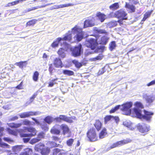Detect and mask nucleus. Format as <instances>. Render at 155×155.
<instances>
[{
  "mask_svg": "<svg viewBox=\"0 0 155 155\" xmlns=\"http://www.w3.org/2000/svg\"><path fill=\"white\" fill-rule=\"evenodd\" d=\"M19 132L20 136L21 137H31L36 134V130L32 127H24V129H20Z\"/></svg>",
  "mask_w": 155,
  "mask_h": 155,
  "instance_id": "f257e3e1",
  "label": "nucleus"
},
{
  "mask_svg": "<svg viewBox=\"0 0 155 155\" xmlns=\"http://www.w3.org/2000/svg\"><path fill=\"white\" fill-rule=\"evenodd\" d=\"M134 111L138 118L143 119L147 121L150 120L152 117V116L153 114V113L147 111L145 110H143L144 113V115L141 114V110L137 108H134Z\"/></svg>",
  "mask_w": 155,
  "mask_h": 155,
  "instance_id": "f03ea898",
  "label": "nucleus"
},
{
  "mask_svg": "<svg viewBox=\"0 0 155 155\" xmlns=\"http://www.w3.org/2000/svg\"><path fill=\"white\" fill-rule=\"evenodd\" d=\"M88 140L91 142H94L99 140L98 135L96 129L93 127L90 128L86 133Z\"/></svg>",
  "mask_w": 155,
  "mask_h": 155,
  "instance_id": "7ed1b4c3",
  "label": "nucleus"
},
{
  "mask_svg": "<svg viewBox=\"0 0 155 155\" xmlns=\"http://www.w3.org/2000/svg\"><path fill=\"white\" fill-rule=\"evenodd\" d=\"M33 1L36 2L35 5H37L28 9L25 11V12H27L44 8L48 5L47 4V0H34Z\"/></svg>",
  "mask_w": 155,
  "mask_h": 155,
  "instance_id": "20e7f679",
  "label": "nucleus"
},
{
  "mask_svg": "<svg viewBox=\"0 0 155 155\" xmlns=\"http://www.w3.org/2000/svg\"><path fill=\"white\" fill-rule=\"evenodd\" d=\"M71 30L74 33H76V35L74 37L76 38V40L78 42L81 41L84 36V33L82 31V28H80L77 25H76L71 29Z\"/></svg>",
  "mask_w": 155,
  "mask_h": 155,
  "instance_id": "39448f33",
  "label": "nucleus"
},
{
  "mask_svg": "<svg viewBox=\"0 0 155 155\" xmlns=\"http://www.w3.org/2000/svg\"><path fill=\"white\" fill-rule=\"evenodd\" d=\"M132 141V140L130 138H127L126 139H124L117 141L114 143L109 147L107 148V150L130 143Z\"/></svg>",
  "mask_w": 155,
  "mask_h": 155,
  "instance_id": "423d86ee",
  "label": "nucleus"
},
{
  "mask_svg": "<svg viewBox=\"0 0 155 155\" xmlns=\"http://www.w3.org/2000/svg\"><path fill=\"white\" fill-rule=\"evenodd\" d=\"M98 43L96 39L90 38L87 39L85 42L84 45L87 48L92 50H94L97 46Z\"/></svg>",
  "mask_w": 155,
  "mask_h": 155,
  "instance_id": "0eeeda50",
  "label": "nucleus"
},
{
  "mask_svg": "<svg viewBox=\"0 0 155 155\" xmlns=\"http://www.w3.org/2000/svg\"><path fill=\"white\" fill-rule=\"evenodd\" d=\"M75 117H68L64 115H60L54 118V120L57 122H61L62 121L66 122L67 123H71L73 122V120L74 119Z\"/></svg>",
  "mask_w": 155,
  "mask_h": 155,
  "instance_id": "6e6552de",
  "label": "nucleus"
},
{
  "mask_svg": "<svg viewBox=\"0 0 155 155\" xmlns=\"http://www.w3.org/2000/svg\"><path fill=\"white\" fill-rule=\"evenodd\" d=\"M137 127L139 132L145 134H147L150 129L149 125L144 123L138 124Z\"/></svg>",
  "mask_w": 155,
  "mask_h": 155,
  "instance_id": "1a4fd4ad",
  "label": "nucleus"
},
{
  "mask_svg": "<svg viewBox=\"0 0 155 155\" xmlns=\"http://www.w3.org/2000/svg\"><path fill=\"white\" fill-rule=\"evenodd\" d=\"M72 55L75 57L79 56L81 55V53L83 51L82 45L79 44L78 46L74 47L71 49Z\"/></svg>",
  "mask_w": 155,
  "mask_h": 155,
  "instance_id": "9d476101",
  "label": "nucleus"
},
{
  "mask_svg": "<svg viewBox=\"0 0 155 155\" xmlns=\"http://www.w3.org/2000/svg\"><path fill=\"white\" fill-rule=\"evenodd\" d=\"M96 19L94 17H90L84 22V28L91 27L95 25Z\"/></svg>",
  "mask_w": 155,
  "mask_h": 155,
  "instance_id": "9b49d317",
  "label": "nucleus"
},
{
  "mask_svg": "<svg viewBox=\"0 0 155 155\" xmlns=\"http://www.w3.org/2000/svg\"><path fill=\"white\" fill-rule=\"evenodd\" d=\"M127 15L126 12L122 9H119L115 12L116 18L122 20L127 19Z\"/></svg>",
  "mask_w": 155,
  "mask_h": 155,
  "instance_id": "f8f14e48",
  "label": "nucleus"
},
{
  "mask_svg": "<svg viewBox=\"0 0 155 155\" xmlns=\"http://www.w3.org/2000/svg\"><path fill=\"white\" fill-rule=\"evenodd\" d=\"M132 105V103L131 102H129L124 104L122 105V108L121 110L126 113L130 114L131 111L130 108Z\"/></svg>",
  "mask_w": 155,
  "mask_h": 155,
  "instance_id": "ddd939ff",
  "label": "nucleus"
},
{
  "mask_svg": "<svg viewBox=\"0 0 155 155\" xmlns=\"http://www.w3.org/2000/svg\"><path fill=\"white\" fill-rule=\"evenodd\" d=\"M53 64L56 68H61L63 67V65L60 58H56L53 61Z\"/></svg>",
  "mask_w": 155,
  "mask_h": 155,
  "instance_id": "4468645a",
  "label": "nucleus"
},
{
  "mask_svg": "<svg viewBox=\"0 0 155 155\" xmlns=\"http://www.w3.org/2000/svg\"><path fill=\"white\" fill-rule=\"evenodd\" d=\"M102 125V123L99 119L96 120L94 124V126L95 128V129L98 131L101 129Z\"/></svg>",
  "mask_w": 155,
  "mask_h": 155,
  "instance_id": "2eb2a0df",
  "label": "nucleus"
},
{
  "mask_svg": "<svg viewBox=\"0 0 155 155\" xmlns=\"http://www.w3.org/2000/svg\"><path fill=\"white\" fill-rule=\"evenodd\" d=\"M61 41H71L72 39V35L71 31H68V33H66L63 38H61Z\"/></svg>",
  "mask_w": 155,
  "mask_h": 155,
  "instance_id": "dca6fc26",
  "label": "nucleus"
},
{
  "mask_svg": "<svg viewBox=\"0 0 155 155\" xmlns=\"http://www.w3.org/2000/svg\"><path fill=\"white\" fill-rule=\"evenodd\" d=\"M60 128L62 130V133L64 135L71 132L68 127L67 124H61L60 126Z\"/></svg>",
  "mask_w": 155,
  "mask_h": 155,
  "instance_id": "f3484780",
  "label": "nucleus"
},
{
  "mask_svg": "<svg viewBox=\"0 0 155 155\" xmlns=\"http://www.w3.org/2000/svg\"><path fill=\"white\" fill-rule=\"evenodd\" d=\"M107 129L105 127H103L98 134V139H101L104 138L107 135Z\"/></svg>",
  "mask_w": 155,
  "mask_h": 155,
  "instance_id": "a211bd4d",
  "label": "nucleus"
},
{
  "mask_svg": "<svg viewBox=\"0 0 155 155\" xmlns=\"http://www.w3.org/2000/svg\"><path fill=\"white\" fill-rule=\"evenodd\" d=\"M52 155H67L66 153L61 152V150L58 148L53 149Z\"/></svg>",
  "mask_w": 155,
  "mask_h": 155,
  "instance_id": "6ab92c4d",
  "label": "nucleus"
},
{
  "mask_svg": "<svg viewBox=\"0 0 155 155\" xmlns=\"http://www.w3.org/2000/svg\"><path fill=\"white\" fill-rule=\"evenodd\" d=\"M96 16L98 18L101 22H102L105 19L106 15L104 13H101L100 12H98L96 14Z\"/></svg>",
  "mask_w": 155,
  "mask_h": 155,
  "instance_id": "aec40b11",
  "label": "nucleus"
},
{
  "mask_svg": "<svg viewBox=\"0 0 155 155\" xmlns=\"http://www.w3.org/2000/svg\"><path fill=\"white\" fill-rule=\"evenodd\" d=\"M109 38L107 36L104 35L101 38L99 44L102 45H105L107 43Z\"/></svg>",
  "mask_w": 155,
  "mask_h": 155,
  "instance_id": "412c9836",
  "label": "nucleus"
},
{
  "mask_svg": "<svg viewBox=\"0 0 155 155\" xmlns=\"http://www.w3.org/2000/svg\"><path fill=\"white\" fill-rule=\"evenodd\" d=\"M125 7L130 10L132 12H134L135 11V7L133 5L130 4L129 3L126 2L125 3Z\"/></svg>",
  "mask_w": 155,
  "mask_h": 155,
  "instance_id": "4be33fe9",
  "label": "nucleus"
},
{
  "mask_svg": "<svg viewBox=\"0 0 155 155\" xmlns=\"http://www.w3.org/2000/svg\"><path fill=\"white\" fill-rule=\"evenodd\" d=\"M61 41V38H58L56 40L54 41L51 44V46L53 48H55L58 47L60 42Z\"/></svg>",
  "mask_w": 155,
  "mask_h": 155,
  "instance_id": "5701e85b",
  "label": "nucleus"
},
{
  "mask_svg": "<svg viewBox=\"0 0 155 155\" xmlns=\"http://www.w3.org/2000/svg\"><path fill=\"white\" fill-rule=\"evenodd\" d=\"M50 148L48 147L43 148L41 151V153L42 155H48L50 152Z\"/></svg>",
  "mask_w": 155,
  "mask_h": 155,
  "instance_id": "b1692460",
  "label": "nucleus"
},
{
  "mask_svg": "<svg viewBox=\"0 0 155 155\" xmlns=\"http://www.w3.org/2000/svg\"><path fill=\"white\" fill-rule=\"evenodd\" d=\"M22 146L21 145H16L12 147V150L15 153H18L22 149Z\"/></svg>",
  "mask_w": 155,
  "mask_h": 155,
  "instance_id": "393cba45",
  "label": "nucleus"
},
{
  "mask_svg": "<svg viewBox=\"0 0 155 155\" xmlns=\"http://www.w3.org/2000/svg\"><path fill=\"white\" fill-rule=\"evenodd\" d=\"M26 0H16L11 2L8 3L6 6L10 7L11 6H13L16 5L20 2H23V1H26Z\"/></svg>",
  "mask_w": 155,
  "mask_h": 155,
  "instance_id": "a878e982",
  "label": "nucleus"
},
{
  "mask_svg": "<svg viewBox=\"0 0 155 155\" xmlns=\"http://www.w3.org/2000/svg\"><path fill=\"white\" fill-rule=\"evenodd\" d=\"M38 21V20L36 19H32L31 20H29L26 24V26H33Z\"/></svg>",
  "mask_w": 155,
  "mask_h": 155,
  "instance_id": "bb28decb",
  "label": "nucleus"
},
{
  "mask_svg": "<svg viewBox=\"0 0 155 155\" xmlns=\"http://www.w3.org/2000/svg\"><path fill=\"white\" fill-rule=\"evenodd\" d=\"M22 124L21 123H12L9 124V126L12 128H17L21 127Z\"/></svg>",
  "mask_w": 155,
  "mask_h": 155,
  "instance_id": "cd10ccee",
  "label": "nucleus"
},
{
  "mask_svg": "<svg viewBox=\"0 0 155 155\" xmlns=\"http://www.w3.org/2000/svg\"><path fill=\"white\" fill-rule=\"evenodd\" d=\"M119 8V5L118 2L115 3L109 6V8L112 10H116Z\"/></svg>",
  "mask_w": 155,
  "mask_h": 155,
  "instance_id": "c85d7f7f",
  "label": "nucleus"
},
{
  "mask_svg": "<svg viewBox=\"0 0 155 155\" xmlns=\"http://www.w3.org/2000/svg\"><path fill=\"white\" fill-rule=\"evenodd\" d=\"M153 11H148L144 15L143 18L142 20V21H145L147 18H149L152 13Z\"/></svg>",
  "mask_w": 155,
  "mask_h": 155,
  "instance_id": "c756f323",
  "label": "nucleus"
},
{
  "mask_svg": "<svg viewBox=\"0 0 155 155\" xmlns=\"http://www.w3.org/2000/svg\"><path fill=\"white\" fill-rule=\"evenodd\" d=\"M57 53L59 56L62 58H64L65 57L64 49L62 48H60L58 51Z\"/></svg>",
  "mask_w": 155,
  "mask_h": 155,
  "instance_id": "7c9ffc66",
  "label": "nucleus"
},
{
  "mask_svg": "<svg viewBox=\"0 0 155 155\" xmlns=\"http://www.w3.org/2000/svg\"><path fill=\"white\" fill-rule=\"evenodd\" d=\"M39 73L38 71H35L34 72L32 75V79L35 82H37L39 78Z\"/></svg>",
  "mask_w": 155,
  "mask_h": 155,
  "instance_id": "2f4dec72",
  "label": "nucleus"
},
{
  "mask_svg": "<svg viewBox=\"0 0 155 155\" xmlns=\"http://www.w3.org/2000/svg\"><path fill=\"white\" fill-rule=\"evenodd\" d=\"M27 64V61H22L16 63V65L21 68L25 67Z\"/></svg>",
  "mask_w": 155,
  "mask_h": 155,
  "instance_id": "473e14b6",
  "label": "nucleus"
},
{
  "mask_svg": "<svg viewBox=\"0 0 155 155\" xmlns=\"http://www.w3.org/2000/svg\"><path fill=\"white\" fill-rule=\"evenodd\" d=\"M72 63L75 65L76 67L77 68H79L83 65L82 63L79 62L78 61L74 60L72 61Z\"/></svg>",
  "mask_w": 155,
  "mask_h": 155,
  "instance_id": "72a5a7b5",
  "label": "nucleus"
},
{
  "mask_svg": "<svg viewBox=\"0 0 155 155\" xmlns=\"http://www.w3.org/2000/svg\"><path fill=\"white\" fill-rule=\"evenodd\" d=\"M44 121L49 124H51L53 121V118L50 116L46 117L44 119Z\"/></svg>",
  "mask_w": 155,
  "mask_h": 155,
  "instance_id": "f704fd0d",
  "label": "nucleus"
},
{
  "mask_svg": "<svg viewBox=\"0 0 155 155\" xmlns=\"http://www.w3.org/2000/svg\"><path fill=\"white\" fill-rule=\"evenodd\" d=\"M23 152L25 155H31L33 153V150L31 148H27L24 149Z\"/></svg>",
  "mask_w": 155,
  "mask_h": 155,
  "instance_id": "c9c22d12",
  "label": "nucleus"
},
{
  "mask_svg": "<svg viewBox=\"0 0 155 155\" xmlns=\"http://www.w3.org/2000/svg\"><path fill=\"white\" fill-rule=\"evenodd\" d=\"M63 73L68 76L73 75L74 74V72L73 71L67 70H64L63 71Z\"/></svg>",
  "mask_w": 155,
  "mask_h": 155,
  "instance_id": "e433bc0d",
  "label": "nucleus"
},
{
  "mask_svg": "<svg viewBox=\"0 0 155 155\" xmlns=\"http://www.w3.org/2000/svg\"><path fill=\"white\" fill-rule=\"evenodd\" d=\"M50 132L52 134L56 135H59L60 133V131L55 128H52Z\"/></svg>",
  "mask_w": 155,
  "mask_h": 155,
  "instance_id": "4c0bfd02",
  "label": "nucleus"
},
{
  "mask_svg": "<svg viewBox=\"0 0 155 155\" xmlns=\"http://www.w3.org/2000/svg\"><path fill=\"white\" fill-rule=\"evenodd\" d=\"M116 47V44L115 41H113L110 42L109 45V49L112 51Z\"/></svg>",
  "mask_w": 155,
  "mask_h": 155,
  "instance_id": "58836bf2",
  "label": "nucleus"
},
{
  "mask_svg": "<svg viewBox=\"0 0 155 155\" xmlns=\"http://www.w3.org/2000/svg\"><path fill=\"white\" fill-rule=\"evenodd\" d=\"M120 107V105L116 106L112 108L110 110L109 113L110 114L114 113L119 109Z\"/></svg>",
  "mask_w": 155,
  "mask_h": 155,
  "instance_id": "ea45409f",
  "label": "nucleus"
},
{
  "mask_svg": "<svg viewBox=\"0 0 155 155\" xmlns=\"http://www.w3.org/2000/svg\"><path fill=\"white\" fill-rule=\"evenodd\" d=\"M8 131L9 134L14 136H17L18 134L17 130H15L8 128Z\"/></svg>",
  "mask_w": 155,
  "mask_h": 155,
  "instance_id": "a19ab883",
  "label": "nucleus"
},
{
  "mask_svg": "<svg viewBox=\"0 0 155 155\" xmlns=\"http://www.w3.org/2000/svg\"><path fill=\"white\" fill-rule=\"evenodd\" d=\"M19 116L21 118H24L29 117L28 112L21 113L19 114Z\"/></svg>",
  "mask_w": 155,
  "mask_h": 155,
  "instance_id": "79ce46f5",
  "label": "nucleus"
},
{
  "mask_svg": "<svg viewBox=\"0 0 155 155\" xmlns=\"http://www.w3.org/2000/svg\"><path fill=\"white\" fill-rule=\"evenodd\" d=\"M58 80V78H55L53 79H52L51 81L49 82L48 83V87H52L55 84H57L55 82L56 81Z\"/></svg>",
  "mask_w": 155,
  "mask_h": 155,
  "instance_id": "37998d69",
  "label": "nucleus"
},
{
  "mask_svg": "<svg viewBox=\"0 0 155 155\" xmlns=\"http://www.w3.org/2000/svg\"><path fill=\"white\" fill-rule=\"evenodd\" d=\"M135 106L138 108L142 109L144 108V106L143 104L140 102L137 101L134 103Z\"/></svg>",
  "mask_w": 155,
  "mask_h": 155,
  "instance_id": "c03bdc74",
  "label": "nucleus"
},
{
  "mask_svg": "<svg viewBox=\"0 0 155 155\" xmlns=\"http://www.w3.org/2000/svg\"><path fill=\"white\" fill-rule=\"evenodd\" d=\"M113 117V116L111 115H106L104 117V122L105 124H106L107 122L109 121Z\"/></svg>",
  "mask_w": 155,
  "mask_h": 155,
  "instance_id": "a18cd8bd",
  "label": "nucleus"
},
{
  "mask_svg": "<svg viewBox=\"0 0 155 155\" xmlns=\"http://www.w3.org/2000/svg\"><path fill=\"white\" fill-rule=\"evenodd\" d=\"M29 117L32 116H36L38 115L39 113L38 111L33 112L32 111H29L28 112Z\"/></svg>",
  "mask_w": 155,
  "mask_h": 155,
  "instance_id": "49530a36",
  "label": "nucleus"
},
{
  "mask_svg": "<svg viewBox=\"0 0 155 155\" xmlns=\"http://www.w3.org/2000/svg\"><path fill=\"white\" fill-rule=\"evenodd\" d=\"M146 101L147 102L148 104L152 103L153 101V97L150 96H147L145 98Z\"/></svg>",
  "mask_w": 155,
  "mask_h": 155,
  "instance_id": "de8ad7c7",
  "label": "nucleus"
},
{
  "mask_svg": "<svg viewBox=\"0 0 155 155\" xmlns=\"http://www.w3.org/2000/svg\"><path fill=\"white\" fill-rule=\"evenodd\" d=\"M54 70V66L52 64H49L48 71L51 75H52L53 73V71Z\"/></svg>",
  "mask_w": 155,
  "mask_h": 155,
  "instance_id": "09e8293b",
  "label": "nucleus"
},
{
  "mask_svg": "<svg viewBox=\"0 0 155 155\" xmlns=\"http://www.w3.org/2000/svg\"><path fill=\"white\" fill-rule=\"evenodd\" d=\"M106 67L105 66H104L101 70H99L98 71L97 73V74L98 75L103 74L106 71L107 69H106Z\"/></svg>",
  "mask_w": 155,
  "mask_h": 155,
  "instance_id": "8fccbe9b",
  "label": "nucleus"
},
{
  "mask_svg": "<svg viewBox=\"0 0 155 155\" xmlns=\"http://www.w3.org/2000/svg\"><path fill=\"white\" fill-rule=\"evenodd\" d=\"M74 140L72 138L69 139L66 141L67 145L68 146H71L74 142Z\"/></svg>",
  "mask_w": 155,
  "mask_h": 155,
  "instance_id": "3c124183",
  "label": "nucleus"
},
{
  "mask_svg": "<svg viewBox=\"0 0 155 155\" xmlns=\"http://www.w3.org/2000/svg\"><path fill=\"white\" fill-rule=\"evenodd\" d=\"M48 143L51 145V148L58 147L59 145V144H57L54 141H49L48 142Z\"/></svg>",
  "mask_w": 155,
  "mask_h": 155,
  "instance_id": "603ef678",
  "label": "nucleus"
},
{
  "mask_svg": "<svg viewBox=\"0 0 155 155\" xmlns=\"http://www.w3.org/2000/svg\"><path fill=\"white\" fill-rule=\"evenodd\" d=\"M45 134L43 132H41L39 133L37 135V138L38 139L40 140V141L42 139L44 138Z\"/></svg>",
  "mask_w": 155,
  "mask_h": 155,
  "instance_id": "864d4df0",
  "label": "nucleus"
},
{
  "mask_svg": "<svg viewBox=\"0 0 155 155\" xmlns=\"http://www.w3.org/2000/svg\"><path fill=\"white\" fill-rule=\"evenodd\" d=\"M39 141H40V140L38 139L37 137L35 138H33L30 141V143L31 144H32L36 143H37L39 142Z\"/></svg>",
  "mask_w": 155,
  "mask_h": 155,
  "instance_id": "5fc2aeb1",
  "label": "nucleus"
},
{
  "mask_svg": "<svg viewBox=\"0 0 155 155\" xmlns=\"http://www.w3.org/2000/svg\"><path fill=\"white\" fill-rule=\"evenodd\" d=\"M110 25L111 27H115L117 25V21H111L110 23Z\"/></svg>",
  "mask_w": 155,
  "mask_h": 155,
  "instance_id": "6e6d98bb",
  "label": "nucleus"
},
{
  "mask_svg": "<svg viewBox=\"0 0 155 155\" xmlns=\"http://www.w3.org/2000/svg\"><path fill=\"white\" fill-rule=\"evenodd\" d=\"M3 139L5 141L7 142L10 143L13 142H14V141L13 140L7 137H4L3 138Z\"/></svg>",
  "mask_w": 155,
  "mask_h": 155,
  "instance_id": "4d7b16f0",
  "label": "nucleus"
},
{
  "mask_svg": "<svg viewBox=\"0 0 155 155\" xmlns=\"http://www.w3.org/2000/svg\"><path fill=\"white\" fill-rule=\"evenodd\" d=\"M103 57V56L102 54H100L94 58V61L100 60L102 59Z\"/></svg>",
  "mask_w": 155,
  "mask_h": 155,
  "instance_id": "13d9d810",
  "label": "nucleus"
},
{
  "mask_svg": "<svg viewBox=\"0 0 155 155\" xmlns=\"http://www.w3.org/2000/svg\"><path fill=\"white\" fill-rule=\"evenodd\" d=\"M73 5H74L73 4H72L71 3H68V4L61 5L60 6L61 8H63L65 7L72 6H73Z\"/></svg>",
  "mask_w": 155,
  "mask_h": 155,
  "instance_id": "bf43d9fd",
  "label": "nucleus"
},
{
  "mask_svg": "<svg viewBox=\"0 0 155 155\" xmlns=\"http://www.w3.org/2000/svg\"><path fill=\"white\" fill-rule=\"evenodd\" d=\"M0 145L1 147H5L8 148H9L10 147V146L8 144L5 143H1L0 144Z\"/></svg>",
  "mask_w": 155,
  "mask_h": 155,
  "instance_id": "052dcab7",
  "label": "nucleus"
},
{
  "mask_svg": "<svg viewBox=\"0 0 155 155\" xmlns=\"http://www.w3.org/2000/svg\"><path fill=\"white\" fill-rule=\"evenodd\" d=\"M31 124V123L30 121L28 120H25L23 121V124L24 125H30Z\"/></svg>",
  "mask_w": 155,
  "mask_h": 155,
  "instance_id": "680f3d73",
  "label": "nucleus"
},
{
  "mask_svg": "<svg viewBox=\"0 0 155 155\" xmlns=\"http://www.w3.org/2000/svg\"><path fill=\"white\" fill-rule=\"evenodd\" d=\"M22 85L23 81H21L19 84L17 86L15 87L16 88L19 90L22 89H23Z\"/></svg>",
  "mask_w": 155,
  "mask_h": 155,
  "instance_id": "e2e57ef3",
  "label": "nucleus"
},
{
  "mask_svg": "<svg viewBox=\"0 0 155 155\" xmlns=\"http://www.w3.org/2000/svg\"><path fill=\"white\" fill-rule=\"evenodd\" d=\"M155 84V80H153L149 83H148L147 84V86H150L151 85H153Z\"/></svg>",
  "mask_w": 155,
  "mask_h": 155,
  "instance_id": "0e129e2a",
  "label": "nucleus"
},
{
  "mask_svg": "<svg viewBox=\"0 0 155 155\" xmlns=\"http://www.w3.org/2000/svg\"><path fill=\"white\" fill-rule=\"evenodd\" d=\"M97 32L99 34H106L107 32L106 30L103 29H100L97 31Z\"/></svg>",
  "mask_w": 155,
  "mask_h": 155,
  "instance_id": "69168bd1",
  "label": "nucleus"
},
{
  "mask_svg": "<svg viewBox=\"0 0 155 155\" xmlns=\"http://www.w3.org/2000/svg\"><path fill=\"white\" fill-rule=\"evenodd\" d=\"M53 140L55 141H58L60 140V138L56 136H53L52 137Z\"/></svg>",
  "mask_w": 155,
  "mask_h": 155,
  "instance_id": "338daca9",
  "label": "nucleus"
},
{
  "mask_svg": "<svg viewBox=\"0 0 155 155\" xmlns=\"http://www.w3.org/2000/svg\"><path fill=\"white\" fill-rule=\"evenodd\" d=\"M108 16L110 18H116L115 12V13H114L113 12H111L108 15Z\"/></svg>",
  "mask_w": 155,
  "mask_h": 155,
  "instance_id": "774afa93",
  "label": "nucleus"
}]
</instances>
